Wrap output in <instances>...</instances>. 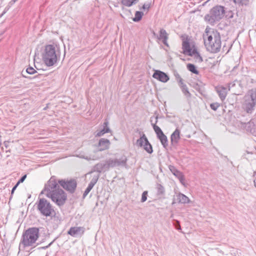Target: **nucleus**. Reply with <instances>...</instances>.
I'll use <instances>...</instances> for the list:
<instances>
[{"instance_id": "1a4fd4ad", "label": "nucleus", "mask_w": 256, "mask_h": 256, "mask_svg": "<svg viewBox=\"0 0 256 256\" xmlns=\"http://www.w3.org/2000/svg\"><path fill=\"white\" fill-rule=\"evenodd\" d=\"M108 168L117 166H126L127 158L125 156H122L120 158H109L106 160Z\"/></svg>"}, {"instance_id": "ddd939ff", "label": "nucleus", "mask_w": 256, "mask_h": 256, "mask_svg": "<svg viewBox=\"0 0 256 256\" xmlns=\"http://www.w3.org/2000/svg\"><path fill=\"white\" fill-rule=\"evenodd\" d=\"M108 167L106 160L104 162H99L96 164L92 168L90 173L96 172L100 174L102 171H106L108 170Z\"/></svg>"}, {"instance_id": "f8f14e48", "label": "nucleus", "mask_w": 256, "mask_h": 256, "mask_svg": "<svg viewBox=\"0 0 256 256\" xmlns=\"http://www.w3.org/2000/svg\"><path fill=\"white\" fill-rule=\"evenodd\" d=\"M152 77L162 82H166L170 79L168 76L165 72L159 70L154 71Z\"/></svg>"}, {"instance_id": "bb28decb", "label": "nucleus", "mask_w": 256, "mask_h": 256, "mask_svg": "<svg viewBox=\"0 0 256 256\" xmlns=\"http://www.w3.org/2000/svg\"><path fill=\"white\" fill-rule=\"evenodd\" d=\"M188 70L190 72L195 74H198V71L197 70L196 66L192 64H188L186 66Z\"/></svg>"}, {"instance_id": "4be33fe9", "label": "nucleus", "mask_w": 256, "mask_h": 256, "mask_svg": "<svg viewBox=\"0 0 256 256\" xmlns=\"http://www.w3.org/2000/svg\"><path fill=\"white\" fill-rule=\"evenodd\" d=\"M180 130L176 128L174 132L171 134L170 140L172 144H177L180 139Z\"/></svg>"}, {"instance_id": "09e8293b", "label": "nucleus", "mask_w": 256, "mask_h": 256, "mask_svg": "<svg viewBox=\"0 0 256 256\" xmlns=\"http://www.w3.org/2000/svg\"><path fill=\"white\" fill-rule=\"evenodd\" d=\"M22 76H23L24 77V78H26V76H25V75L24 74V72H22Z\"/></svg>"}, {"instance_id": "4468645a", "label": "nucleus", "mask_w": 256, "mask_h": 256, "mask_svg": "<svg viewBox=\"0 0 256 256\" xmlns=\"http://www.w3.org/2000/svg\"><path fill=\"white\" fill-rule=\"evenodd\" d=\"M240 127L247 132H252L254 126V124L251 121L250 116L246 121H240Z\"/></svg>"}, {"instance_id": "ea45409f", "label": "nucleus", "mask_w": 256, "mask_h": 256, "mask_svg": "<svg viewBox=\"0 0 256 256\" xmlns=\"http://www.w3.org/2000/svg\"><path fill=\"white\" fill-rule=\"evenodd\" d=\"M176 81L178 82V85L180 86H182L184 84V83L183 82V80L182 78H180L179 80H176Z\"/></svg>"}, {"instance_id": "9b49d317", "label": "nucleus", "mask_w": 256, "mask_h": 256, "mask_svg": "<svg viewBox=\"0 0 256 256\" xmlns=\"http://www.w3.org/2000/svg\"><path fill=\"white\" fill-rule=\"evenodd\" d=\"M244 103L243 108L248 114H251L256 106V103L252 99L250 96L246 94L244 97Z\"/></svg>"}, {"instance_id": "39448f33", "label": "nucleus", "mask_w": 256, "mask_h": 256, "mask_svg": "<svg viewBox=\"0 0 256 256\" xmlns=\"http://www.w3.org/2000/svg\"><path fill=\"white\" fill-rule=\"evenodd\" d=\"M58 56V53L56 51V46L48 44L45 47L42 60L46 66H51L57 62Z\"/></svg>"}, {"instance_id": "f257e3e1", "label": "nucleus", "mask_w": 256, "mask_h": 256, "mask_svg": "<svg viewBox=\"0 0 256 256\" xmlns=\"http://www.w3.org/2000/svg\"><path fill=\"white\" fill-rule=\"evenodd\" d=\"M40 194H45L59 206H63L67 199L66 194L60 188L54 176H52L45 184Z\"/></svg>"}, {"instance_id": "a211bd4d", "label": "nucleus", "mask_w": 256, "mask_h": 256, "mask_svg": "<svg viewBox=\"0 0 256 256\" xmlns=\"http://www.w3.org/2000/svg\"><path fill=\"white\" fill-rule=\"evenodd\" d=\"M108 122L106 120L103 124V128L100 130H97L96 132V136L100 137L102 136L106 133H108L110 132V130L108 127Z\"/></svg>"}, {"instance_id": "423d86ee", "label": "nucleus", "mask_w": 256, "mask_h": 256, "mask_svg": "<svg viewBox=\"0 0 256 256\" xmlns=\"http://www.w3.org/2000/svg\"><path fill=\"white\" fill-rule=\"evenodd\" d=\"M37 209L40 214L45 216H50L54 214V210L50 203L46 198H41L38 200Z\"/></svg>"}, {"instance_id": "a878e982", "label": "nucleus", "mask_w": 256, "mask_h": 256, "mask_svg": "<svg viewBox=\"0 0 256 256\" xmlns=\"http://www.w3.org/2000/svg\"><path fill=\"white\" fill-rule=\"evenodd\" d=\"M157 194L158 196H163L164 194L165 190L164 187L160 184H156Z\"/></svg>"}, {"instance_id": "79ce46f5", "label": "nucleus", "mask_w": 256, "mask_h": 256, "mask_svg": "<svg viewBox=\"0 0 256 256\" xmlns=\"http://www.w3.org/2000/svg\"><path fill=\"white\" fill-rule=\"evenodd\" d=\"M253 177L254 178V185L256 187V171L254 172Z\"/></svg>"}, {"instance_id": "aec40b11", "label": "nucleus", "mask_w": 256, "mask_h": 256, "mask_svg": "<svg viewBox=\"0 0 256 256\" xmlns=\"http://www.w3.org/2000/svg\"><path fill=\"white\" fill-rule=\"evenodd\" d=\"M216 92L222 100H224L227 95V89L223 86H219L216 88Z\"/></svg>"}, {"instance_id": "f3484780", "label": "nucleus", "mask_w": 256, "mask_h": 256, "mask_svg": "<svg viewBox=\"0 0 256 256\" xmlns=\"http://www.w3.org/2000/svg\"><path fill=\"white\" fill-rule=\"evenodd\" d=\"M168 34L164 28L160 29L159 36H157L159 40H162V43L166 46H168V44L167 42L168 38Z\"/></svg>"}, {"instance_id": "f704fd0d", "label": "nucleus", "mask_w": 256, "mask_h": 256, "mask_svg": "<svg viewBox=\"0 0 256 256\" xmlns=\"http://www.w3.org/2000/svg\"><path fill=\"white\" fill-rule=\"evenodd\" d=\"M220 106V104L218 102L212 103L210 105V108L214 110H216Z\"/></svg>"}, {"instance_id": "a18cd8bd", "label": "nucleus", "mask_w": 256, "mask_h": 256, "mask_svg": "<svg viewBox=\"0 0 256 256\" xmlns=\"http://www.w3.org/2000/svg\"><path fill=\"white\" fill-rule=\"evenodd\" d=\"M54 240H53L52 242L50 243L48 246H44V247H42V249H46V248H49L50 246L52 244V242H54Z\"/></svg>"}, {"instance_id": "b1692460", "label": "nucleus", "mask_w": 256, "mask_h": 256, "mask_svg": "<svg viewBox=\"0 0 256 256\" xmlns=\"http://www.w3.org/2000/svg\"><path fill=\"white\" fill-rule=\"evenodd\" d=\"M188 55L190 56H193L198 62H202V58L196 48L193 49L192 52L188 54Z\"/></svg>"}, {"instance_id": "8fccbe9b", "label": "nucleus", "mask_w": 256, "mask_h": 256, "mask_svg": "<svg viewBox=\"0 0 256 256\" xmlns=\"http://www.w3.org/2000/svg\"><path fill=\"white\" fill-rule=\"evenodd\" d=\"M153 34H154V36H156V33H155L154 32H153Z\"/></svg>"}, {"instance_id": "c85d7f7f", "label": "nucleus", "mask_w": 256, "mask_h": 256, "mask_svg": "<svg viewBox=\"0 0 256 256\" xmlns=\"http://www.w3.org/2000/svg\"><path fill=\"white\" fill-rule=\"evenodd\" d=\"M100 176V174H94L92 176V178L89 183V184L91 185L92 186L96 184Z\"/></svg>"}, {"instance_id": "a19ab883", "label": "nucleus", "mask_w": 256, "mask_h": 256, "mask_svg": "<svg viewBox=\"0 0 256 256\" xmlns=\"http://www.w3.org/2000/svg\"><path fill=\"white\" fill-rule=\"evenodd\" d=\"M18 185L19 184H18V183H16V184L12 188L11 192L12 195L14 194V190H16V188L18 186Z\"/></svg>"}, {"instance_id": "7ed1b4c3", "label": "nucleus", "mask_w": 256, "mask_h": 256, "mask_svg": "<svg viewBox=\"0 0 256 256\" xmlns=\"http://www.w3.org/2000/svg\"><path fill=\"white\" fill-rule=\"evenodd\" d=\"M224 8L221 6H216L212 8L209 12L204 16V20L211 25H214L220 21L224 16Z\"/></svg>"}, {"instance_id": "49530a36", "label": "nucleus", "mask_w": 256, "mask_h": 256, "mask_svg": "<svg viewBox=\"0 0 256 256\" xmlns=\"http://www.w3.org/2000/svg\"><path fill=\"white\" fill-rule=\"evenodd\" d=\"M8 9H6V8H5L4 11L3 12L2 14L0 16V17H2L7 11Z\"/></svg>"}, {"instance_id": "72a5a7b5", "label": "nucleus", "mask_w": 256, "mask_h": 256, "mask_svg": "<svg viewBox=\"0 0 256 256\" xmlns=\"http://www.w3.org/2000/svg\"><path fill=\"white\" fill-rule=\"evenodd\" d=\"M147 196H148V192L147 191L144 192L142 194V198H141V202H144L146 200Z\"/></svg>"}, {"instance_id": "2f4dec72", "label": "nucleus", "mask_w": 256, "mask_h": 256, "mask_svg": "<svg viewBox=\"0 0 256 256\" xmlns=\"http://www.w3.org/2000/svg\"><path fill=\"white\" fill-rule=\"evenodd\" d=\"M26 72L30 74H32L36 73L37 72L32 67L30 66L26 68Z\"/></svg>"}, {"instance_id": "37998d69", "label": "nucleus", "mask_w": 256, "mask_h": 256, "mask_svg": "<svg viewBox=\"0 0 256 256\" xmlns=\"http://www.w3.org/2000/svg\"><path fill=\"white\" fill-rule=\"evenodd\" d=\"M174 75L175 76L176 80H178L180 78H182L178 72L174 73Z\"/></svg>"}, {"instance_id": "dca6fc26", "label": "nucleus", "mask_w": 256, "mask_h": 256, "mask_svg": "<svg viewBox=\"0 0 256 256\" xmlns=\"http://www.w3.org/2000/svg\"><path fill=\"white\" fill-rule=\"evenodd\" d=\"M110 142L108 139L102 138L99 140L98 144V151H103L108 149L110 146Z\"/></svg>"}, {"instance_id": "6ab92c4d", "label": "nucleus", "mask_w": 256, "mask_h": 256, "mask_svg": "<svg viewBox=\"0 0 256 256\" xmlns=\"http://www.w3.org/2000/svg\"><path fill=\"white\" fill-rule=\"evenodd\" d=\"M170 169L172 174L178 178L180 182L183 184V182L184 180V177L182 172L176 170L174 166L170 167Z\"/></svg>"}, {"instance_id": "c756f323", "label": "nucleus", "mask_w": 256, "mask_h": 256, "mask_svg": "<svg viewBox=\"0 0 256 256\" xmlns=\"http://www.w3.org/2000/svg\"><path fill=\"white\" fill-rule=\"evenodd\" d=\"M144 13L142 12L136 11L135 13V16L133 18V20L135 22H139L142 18Z\"/></svg>"}, {"instance_id": "5701e85b", "label": "nucleus", "mask_w": 256, "mask_h": 256, "mask_svg": "<svg viewBox=\"0 0 256 256\" xmlns=\"http://www.w3.org/2000/svg\"><path fill=\"white\" fill-rule=\"evenodd\" d=\"M183 53L184 54H188L192 52V50L190 48L189 42L186 40L182 42V44Z\"/></svg>"}, {"instance_id": "4c0bfd02", "label": "nucleus", "mask_w": 256, "mask_h": 256, "mask_svg": "<svg viewBox=\"0 0 256 256\" xmlns=\"http://www.w3.org/2000/svg\"><path fill=\"white\" fill-rule=\"evenodd\" d=\"M78 156L80 158H84V159L86 160H92L90 156H84V155L81 154H80Z\"/></svg>"}, {"instance_id": "6e6552de", "label": "nucleus", "mask_w": 256, "mask_h": 256, "mask_svg": "<svg viewBox=\"0 0 256 256\" xmlns=\"http://www.w3.org/2000/svg\"><path fill=\"white\" fill-rule=\"evenodd\" d=\"M57 182L58 184H59L64 189L70 193H73L74 192L77 186L76 182L74 180H61Z\"/></svg>"}, {"instance_id": "de8ad7c7", "label": "nucleus", "mask_w": 256, "mask_h": 256, "mask_svg": "<svg viewBox=\"0 0 256 256\" xmlns=\"http://www.w3.org/2000/svg\"><path fill=\"white\" fill-rule=\"evenodd\" d=\"M18 0H12L10 2V4H13L16 2Z\"/></svg>"}, {"instance_id": "2eb2a0df", "label": "nucleus", "mask_w": 256, "mask_h": 256, "mask_svg": "<svg viewBox=\"0 0 256 256\" xmlns=\"http://www.w3.org/2000/svg\"><path fill=\"white\" fill-rule=\"evenodd\" d=\"M85 228L84 227H72L68 230V234L72 236L75 237L76 236L82 234L84 232Z\"/></svg>"}, {"instance_id": "c9c22d12", "label": "nucleus", "mask_w": 256, "mask_h": 256, "mask_svg": "<svg viewBox=\"0 0 256 256\" xmlns=\"http://www.w3.org/2000/svg\"><path fill=\"white\" fill-rule=\"evenodd\" d=\"M150 5H151L150 2L146 3L143 5V6L140 9L143 10L146 9L148 10L150 6Z\"/></svg>"}, {"instance_id": "0eeeda50", "label": "nucleus", "mask_w": 256, "mask_h": 256, "mask_svg": "<svg viewBox=\"0 0 256 256\" xmlns=\"http://www.w3.org/2000/svg\"><path fill=\"white\" fill-rule=\"evenodd\" d=\"M156 121L155 123H152V118H150V122H152V125L153 128L156 134L157 138L160 140L164 148H166L168 146V140L166 136L164 134L160 128L156 125L158 122V117L156 116L154 118Z\"/></svg>"}, {"instance_id": "f03ea898", "label": "nucleus", "mask_w": 256, "mask_h": 256, "mask_svg": "<svg viewBox=\"0 0 256 256\" xmlns=\"http://www.w3.org/2000/svg\"><path fill=\"white\" fill-rule=\"evenodd\" d=\"M210 28H206L205 34H204V44L207 50L212 53H216L220 51L221 48V38L220 33L212 30L210 31Z\"/></svg>"}, {"instance_id": "393cba45", "label": "nucleus", "mask_w": 256, "mask_h": 256, "mask_svg": "<svg viewBox=\"0 0 256 256\" xmlns=\"http://www.w3.org/2000/svg\"><path fill=\"white\" fill-rule=\"evenodd\" d=\"M180 87V88L182 93L186 97L190 98L191 96V94L189 92L188 88L186 84L181 86Z\"/></svg>"}, {"instance_id": "7c9ffc66", "label": "nucleus", "mask_w": 256, "mask_h": 256, "mask_svg": "<svg viewBox=\"0 0 256 256\" xmlns=\"http://www.w3.org/2000/svg\"><path fill=\"white\" fill-rule=\"evenodd\" d=\"M253 101L256 103V88H252L251 90H250L247 93Z\"/></svg>"}, {"instance_id": "20e7f679", "label": "nucleus", "mask_w": 256, "mask_h": 256, "mask_svg": "<svg viewBox=\"0 0 256 256\" xmlns=\"http://www.w3.org/2000/svg\"><path fill=\"white\" fill-rule=\"evenodd\" d=\"M39 236V229L37 228H31L24 232L20 244L24 247L32 246Z\"/></svg>"}, {"instance_id": "9d476101", "label": "nucleus", "mask_w": 256, "mask_h": 256, "mask_svg": "<svg viewBox=\"0 0 256 256\" xmlns=\"http://www.w3.org/2000/svg\"><path fill=\"white\" fill-rule=\"evenodd\" d=\"M136 144L140 147L143 146L144 150L148 154H152L153 152L152 146L149 142L144 134H143L142 136L137 140Z\"/></svg>"}, {"instance_id": "e433bc0d", "label": "nucleus", "mask_w": 256, "mask_h": 256, "mask_svg": "<svg viewBox=\"0 0 256 256\" xmlns=\"http://www.w3.org/2000/svg\"><path fill=\"white\" fill-rule=\"evenodd\" d=\"M174 224L176 229H177L178 230H180V223L179 221H178L177 220H175L174 222Z\"/></svg>"}, {"instance_id": "412c9836", "label": "nucleus", "mask_w": 256, "mask_h": 256, "mask_svg": "<svg viewBox=\"0 0 256 256\" xmlns=\"http://www.w3.org/2000/svg\"><path fill=\"white\" fill-rule=\"evenodd\" d=\"M176 200L179 203L186 204H188L190 202L189 198L182 193L179 192L178 194L176 195Z\"/></svg>"}, {"instance_id": "58836bf2", "label": "nucleus", "mask_w": 256, "mask_h": 256, "mask_svg": "<svg viewBox=\"0 0 256 256\" xmlns=\"http://www.w3.org/2000/svg\"><path fill=\"white\" fill-rule=\"evenodd\" d=\"M26 178V174H24L21 177V178L18 180V181L17 182L18 184H20L24 182L25 179Z\"/></svg>"}, {"instance_id": "c03bdc74", "label": "nucleus", "mask_w": 256, "mask_h": 256, "mask_svg": "<svg viewBox=\"0 0 256 256\" xmlns=\"http://www.w3.org/2000/svg\"><path fill=\"white\" fill-rule=\"evenodd\" d=\"M8 144H9V142H8V141H5L4 142V146H5V148H6L8 147Z\"/></svg>"}, {"instance_id": "473e14b6", "label": "nucleus", "mask_w": 256, "mask_h": 256, "mask_svg": "<svg viewBox=\"0 0 256 256\" xmlns=\"http://www.w3.org/2000/svg\"><path fill=\"white\" fill-rule=\"evenodd\" d=\"M93 187L94 186L88 184L87 188H86L83 194V198H85L88 194L90 192V191L93 188Z\"/></svg>"}, {"instance_id": "cd10ccee", "label": "nucleus", "mask_w": 256, "mask_h": 256, "mask_svg": "<svg viewBox=\"0 0 256 256\" xmlns=\"http://www.w3.org/2000/svg\"><path fill=\"white\" fill-rule=\"evenodd\" d=\"M232 1L235 4L239 6H246L248 4L249 0H230Z\"/></svg>"}]
</instances>
